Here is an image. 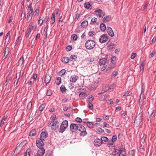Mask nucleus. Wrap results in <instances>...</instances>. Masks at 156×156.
<instances>
[{"mask_svg": "<svg viewBox=\"0 0 156 156\" xmlns=\"http://www.w3.org/2000/svg\"><path fill=\"white\" fill-rule=\"evenodd\" d=\"M36 28V27H34V23L33 22H31L30 23L27 29H30V30L31 31L32 30H35Z\"/></svg>", "mask_w": 156, "mask_h": 156, "instance_id": "obj_17", "label": "nucleus"}, {"mask_svg": "<svg viewBox=\"0 0 156 156\" xmlns=\"http://www.w3.org/2000/svg\"><path fill=\"white\" fill-rule=\"evenodd\" d=\"M49 17L48 16H46L45 17L44 19V20H43L44 22V23L47 22L49 20Z\"/></svg>", "mask_w": 156, "mask_h": 156, "instance_id": "obj_60", "label": "nucleus"}, {"mask_svg": "<svg viewBox=\"0 0 156 156\" xmlns=\"http://www.w3.org/2000/svg\"><path fill=\"white\" fill-rule=\"evenodd\" d=\"M68 126V122L65 120L63 121L60 125L58 131L61 133H63Z\"/></svg>", "mask_w": 156, "mask_h": 156, "instance_id": "obj_3", "label": "nucleus"}, {"mask_svg": "<svg viewBox=\"0 0 156 156\" xmlns=\"http://www.w3.org/2000/svg\"><path fill=\"white\" fill-rule=\"evenodd\" d=\"M100 140H101V141H102V142L103 141L107 142L108 140V139L107 137L104 136L101 137V139Z\"/></svg>", "mask_w": 156, "mask_h": 156, "instance_id": "obj_41", "label": "nucleus"}, {"mask_svg": "<svg viewBox=\"0 0 156 156\" xmlns=\"http://www.w3.org/2000/svg\"><path fill=\"white\" fill-rule=\"evenodd\" d=\"M95 46V42L91 40L87 41L85 44V46L88 49H92Z\"/></svg>", "mask_w": 156, "mask_h": 156, "instance_id": "obj_2", "label": "nucleus"}, {"mask_svg": "<svg viewBox=\"0 0 156 156\" xmlns=\"http://www.w3.org/2000/svg\"><path fill=\"white\" fill-rule=\"evenodd\" d=\"M95 12L98 13V14H96V15L97 16L99 17L100 18L103 17L104 16V15L101 9H99L96 10L95 11Z\"/></svg>", "mask_w": 156, "mask_h": 156, "instance_id": "obj_15", "label": "nucleus"}, {"mask_svg": "<svg viewBox=\"0 0 156 156\" xmlns=\"http://www.w3.org/2000/svg\"><path fill=\"white\" fill-rule=\"evenodd\" d=\"M100 28L101 30L102 31H105L106 28L105 24L104 23H101V24L100 26Z\"/></svg>", "mask_w": 156, "mask_h": 156, "instance_id": "obj_21", "label": "nucleus"}, {"mask_svg": "<svg viewBox=\"0 0 156 156\" xmlns=\"http://www.w3.org/2000/svg\"><path fill=\"white\" fill-rule=\"evenodd\" d=\"M77 36L76 34H73L71 37V39L72 40L76 41L77 39Z\"/></svg>", "mask_w": 156, "mask_h": 156, "instance_id": "obj_33", "label": "nucleus"}, {"mask_svg": "<svg viewBox=\"0 0 156 156\" xmlns=\"http://www.w3.org/2000/svg\"><path fill=\"white\" fill-rule=\"evenodd\" d=\"M107 61V59L106 58H103L101 59H100L99 62V65L100 66L106 65Z\"/></svg>", "mask_w": 156, "mask_h": 156, "instance_id": "obj_16", "label": "nucleus"}, {"mask_svg": "<svg viewBox=\"0 0 156 156\" xmlns=\"http://www.w3.org/2000/svg\"><path fill=\"white\" fill-rule=\"evenodd\" d=\"M117 139V137L115 135L113 136L112 139V140L114 142L116 141Z\"/></svg>", "mask_w": 156, "mask_h": 156, "instance_id": "obj_61", "label": "nucleus"}, {"mask_svg": "<svg viewBox=\"0 0 156 156\" xmlns=\"http://www.w3.org/2000/svg\"><path fill=\"white\" fill-rule=\"evenodd\" d=\"M109 89V86L108 85L105 86L104 88H103V90L104 91H106Z\"/></svg>", "mask_w": 156, "mask_h": 156, "instance_id": "obj_52", "label": "nucleus"}, {"mask_svg": "<svg viewBox=\"0 0 156 156\" xmlns=\"http://www.w3.org/2000/svg\"><path fill=\"white\" fill-rule=\"evenodd\" d=\"M62 61L64 63H67L69 61V58L68 57H64L62 58Z\"/></svg>", "mask_w": 156, "mask_h": 156, "instance_id": "obj_25", "label": "nucleus"}, {"mask_svg": "<svg viewBox=\"0 0 156 156\" xmlns=\"http://www.w3.org/2000/svg\"><path fill=\"white\" fill-rule=\"evenodd\" d=\"M78 130L81 132L80 134V136H85L87 134V133L86 131V129L85 127L82 125L79 124Z\"/></svg>", "mask_w": 156, "mask_h": 156, "instance_id": "obj_4", "label": "nucleus"}, {"mask_svg": "<svg viewBox=\"0 0 156 156\" xmlns=\"http://www.w3.org/2000/svg\"><path fill=\"white\" fill-rule=\"evenodd\" d=\"M31 32V31L30 30V29H27V33L25 35V37H29Z\"/></svg>", "mask_w": 156, "mask_h": 156, "instance_id": "obj_47", "label": "nucleus"}, {"mask_svg": "<svg viewBox=\"0 0 156 156\" xmlns=\"http://www.w3.org/2000/svg\"><path fill=\"white\" fill-rule=\"evenodd\" d=\"M51 79V76L49 75L46 74L44 79V82L46 85L50 82Z\"/></svg>", "mask_w": 156, "mask_h": 156, "instance_id": "obj_13", "label": "nucleus"}, {"mask_svg": "<svg viewBox=\"0 0 156 156\" xmlns=\"http://www.w3.org/2000/svg\"><path fill=\"white\" fill-rule=\"evenodd\" d=\"M32 103L31 101L30 102L27 106V110H30L32 108Z\"/></svg>", "mask_w": 156, "mask_h": 156, "instance_id": "obj_34", "label": "nucleus"}, {"mask_svg": "<svg viewBox=\"0 0 156 156\" xmlns=\"http://www.w3.org/2000/svg\"><path fill=\"white\" fill-rule=\"evenodd\" d=\"M10 32H8L5 36V44L9 42L10 40Z\"/></svg>", "mask_w": 156, "mask_h": 156, "instance_id": "obj_19", "label": "nucleus"}, {"mask_svg": "<svg viewBox=\"0 0 156 156\" xmlns=\"http://www.w3.org/2000/svg\"><path fill=\"white\" fill-rule=\"evenodd\" d=\"M78 79V77L75 75L72 76L70 79V81L72 83H75Z\"/></svg>", "mask_w": 156, "mask_h": 156, "instance_id": "obj_14", "label": "nucleus"}, {"mask_svg": "<svg viewBox=\"0 0 156 156\" xmlns=\"http://www.w3.org/2000/svg\"><path fill=\"white\" fill-rule=\"evenodd\" d=\"M119 151L120 155L121 154L123 156H126V153L124 149L121 148Z\"/></svg>", "mask_w": 156, "mask_h": 156, "instance_id": "obj_30", "label": "nucleus"}, {"mask_svg": "<svg viewBox=\"0 0 156 156\" xmlns=\"http://www.w3.org/2000/svg\"><path fill=\"white\" fill-rule=\"evenodd\" d=\"M97 19L96 18L94 17L92 18L91 20L90 24H93L94 23V22H96L97 21Z\"/></svg>", "mask_w": 156, "mask_h": 156, "instance_id": "obj_46", "label": "nucleus"}, {"mask_svg": "<svg viewBox=\"0 0 156 156\" xmlns=\"http://www.w3.org/2000/svg\"><path fill=\"white\" fill-rule=\"evenodd\" d=\"M32 16V14L30 13V12H29L28 13V15L27 17V21H28V22L31 20Z\"/></svg>", "mask_w": 156, "mask_h": 156, "instance_id": "obj_22", "label": "nucleus"}, {"mask_svg": "<svg viewBox=\"0 0 156 156\" xmlns=\"http://www.w3.org/2000/svg\"><path fill=\"white\" fill-rule=\"evenodd\" d=\"M72 48V47L71 46L68 45L66 47V49L67 51H69L71 50Z\"/></svg>", "mask_w": 156, "mask_h": 156, "instance_id": "obj_58", "label": "nucleus"}, {"mask_svg": "<svg viewBox=\"0 0 156 156\" xmlns=\"http://www.w3.org/2000/svg\"><path fill=\"white\" fill-rule=\"evenodd\" d=\"M36 133L35 129H32L30 132L29 136H34L36 134Z\"/></svg>", "mask_w": 156, "mask_h": 156, "instance_id": "obj_24", "label": "nucleus"}, {"mask_svg": "<svg viewBox=\"0 0 156 156\" xmlns=\"http://www.w3.org/2000/svg\"><path fill=\"white\" fill-rule=\"evenodd\" d=\"M41 146L40 147H39V149L37 151V156H43L44 154L45 153V149L44 148Z\"/></svg>", "mask_w": 156, "mask_h": 156, "instance_id": "obj_8", "label": "nucleus"}, {"mask_svg": "<svg viewBox=\"0 0 156 156\" xmlns=\"http://www.w3.org/2000/svg\"><path fill=\"white\" fill-rule=\"evenodd\" d=\"M110 16H108L105 17L102 20L103 22H107L110 20Z\"/></svg>", "mask_w": 156, "mask_h": 156, "instance_id": "obj_27", "label": "nucleus"}, {"mask_svg": "<svg viewBox=\"0 0 156 156\" xmlns=\"http://www.w3.org/2000/svg\"><path fill=\"white\" fill-rule=\"evenodd\" d=\"M115 67V65L114 64H113V63L111 64H110L109 65L108 68L111 69V68H114Z\"/></svg>", "mask_w": 156, "mask_h": 156, "instance_id": "obj_64", "label": "nucleus"}, {"mask_svg": "<svg viewBox=\"0 0 156 156\" xmlns=\"http://www.w3.org/2000/svg\"><path fill=\"white\" fill-rule=\"evenodd\" d=\"M75 121L79 123H81L82 122V120L81 118L80 117H77L75 119Z\"/></svg>", "mask_w": 156, "mask_h": 156, "instance_id": "obj_49", "label": "nucleus"}, {"mask_svg": "<svg viewBox=\"0 0 156 156\" xmlns=\"http://www.w3.org/2000/svg\"><path fill=\"white\" fill-rule=\"evenodd\" d=\"M88 24L87 21L85 20L83 21L81 24V26L82 27L85 28L86 27Z\"/></svg>", "mask_w": 156, "mask_h": 156, "instance_id": "obj_20", "label": "nucleus"}, {"mask_svg": "<svg viewBox=\"0 0 156 156\" xmlns=\"http://www.w3.org/2000/svg\"><path fill=\"white\" fill-rule=\"evenodd\" d=\"M88 99V101L92 102L94 99V98L93 96L91 95L89 97Z\"/></svg>", "mask_w": 156, "mask_h": 156, "instance_id": "obj_56", "label": "nucleus"}, {"mask_svg": "<svg viewBox=\"0 0 156 156\" xmlns=\"http://www.w3.org/2000/svg\"><path fill=\"white\" fill-rule=\"evenodd\" d=\"M107 32L108 34L111 37H113L114 35V34L112 29L109 27H107Z\"/></svg>", "mask_w": 156, "mask_h": 156, "instance_id": "obj_12", "label": "nucleus"}, {"mask_svg": "<svg viewBox=\"0 0 156 156\" xmlns=\"http://www.w3.org/2000/svg\"><path fill=\"white\" fill-rule=\"evenodd\" d=\"M87 126L89 128H93L94 127L95 125L92 122H89L87 125Z\"/></svg>", "mask_w": 156, "mask_h": 156, "instance_id": "obj_28", "label": "nucleus"}, {"mask_svg": "<svg viewBox=\"0 0 156 156\" xmlns=\"http://www.w3.org/2000/svg\"><path fill=\"white\" fill-rule=\"evenodd\" d=\"M142 118L141 116H136L134 121L135 123L138 125H140L142 121Z\"/></svg>", "mask_w": 156, "mask_h": 156, "instance_id": "obj_10", "label": "nucleus"}, {"mask_svg": "<svg viewBox=\"0 0 156 156\" xmlns=\"http://www.w3.org/2000/svg\"><path fill=\"white\" fill-rule=\"evenodd\" d=\"M103 118L105 120H108L109 119V117L108 115H103L102 116Z\"/></svg>", "mask_w": 156, "mask_h": 156, "instance_id": "obj_55", "label": "nucleus"}, {"mask_svg": "<svg viewBox=\"0 0 156 156\" xmlns=\"http://www.w3.org/2000/svg\"><path fill=\"white\" fill-rule=\"evenodd\" d=\"M52 127H51V129L52 130H55L59 127L58 122L55 118L52 121Z\"/></svg>", "mask_w": 156, "mask_h": 156, "instance_id": "obj_5", "label": "nucleus"}, {"mask_svg": "<svg viewBox=\"0 0 156 156\" xmlns=\"http://www.w3.org/2000/svg\"><path fill=\"white\" fill-rule=\"evenodd\" d=\"M145 86L144 84L142 85V89H141V92L140 95H144V91L145 90Z\"/></svg>", "mask_w": 156, "mask_h": 156, "instance_id": "obj_38", "label": "nucleus"}, {"mask_svg": "<svg viewBox=\"0 0 156 156\" xmlns=\"http://www.w3.org/2000/svg\"><path fill=\"white\" fill-rule=\"evenodd\" d=\"M9 52V49L8 47L6 48L4 51V56L5 57H6L8 55Z\"/></svg>", "mask_w": 156, "mask_h": 156, "instance_id": "obj_23", "label": "nucleus"}, {"mask_svg": "<svg viewBox=\"0 0 156 156\" xmlns=\"http://www.w3.org/2000/svg\"><path fill=\"white\" fill-rule=\"evenodd\" d=\"M136 55V53L133 52L132 53V55L131 56V59H133L135 58Z\"/></svg>", "mask_w": 156, "mask_h": 156, "instance_id": "obj_54", "label": "nucleus"}, {"mask_svg": "<svg viewBox=\"0 0 156 156\" xmlns=\"http://www.w3.org/2000/svg\"><path fill=\"white\" fill-rule=\"evenodd\" d=\"M30 149H27L24 153V156H30Z\"/></svg>", "mask_w": 156, "mask_h": 156, "instance_id": "obj_39", "label": "nucleus"}, {"mask_svg": "<svg viewBox=\"0 0 156 156\" xmlns=\"http://www.w3.org/2000/svg\"><path fill=\"white\" fill-rule=\"evenodd\" d=\"M45 105L44 104H43L41 105L39 108L38 109L39 110L41 111L42 112L45 107Z\"/></svg>", "mask_w": 156, "mask_h": 156, "instance_id": "obj_36", "label": "nucleus"}, {"mask_svg": "<svg viewBox=\"0 0 156 156\" xmlns=\"http://www.w3.org/2000/svg\"><path fill=\"white\" fill-rule=\"evenodd\" d=\"M23 141L20 143V145H21L22 146H24L26 145L27 143V141L26 140H23Z\"/></svg>", "mask_w": 156, "mask_h": 156, "instance_id": "obj_45", "label": "nucleus"}, {"mask_svg": "<svg viewBox=\"0 0 156 156\" xmlns=\"http://www.w3.org/2000/svg\"><path fill=\"white\" fill-rule=\"evenodd\" d=\"M39 8H40L39 7H38L35 11L36 14H37V15L39 14L40 12Z\"/></svg>", "mask_w": 156, "mask_h": 156, "instance_id": "obj_62", "label": "nucleus"}, {"mask_svg": "<svg viewBox=\"0 0 156 156\" xmlns=\"http://www.w3.org/2000/svg\"><path fill=\"white\" fill-rule=\"evenodd\" d=\"M144 64L145 63H144V62H142L141 64L140 69H141V70L143 72L144 70Z\"/></svg>", "mask_w": 156, "mask_h": 156, "instance_id": "obj_48", "label": "nucleus"}, {"mask_svg": "<svg viewBox=\"0 0 156 156\" xmlns=\"http://www.w3.org/2000/svg\"><path fill=\"white\" fill-rule=\"evenodd\" d=\"M112 154L113 156H120L119 151L117 149H115V150L112 152Z\"/></svg>", "mask_w": 156, "mask_h": 156, "instance_id": "obj_18", "label": "nucleus"}, {"mask_svg": "<svg viewBox=\"0 0 156 156\" xmlns=\"http://www.w3.org/2000/svg\"><path fill=\"white\" fill-rule=\"evenodd\" d=\"M79 124L71 123L70 126V130L72 132H75L78 129Z\"/></svg>", "mask_w": 156, "mask_h": 156, "instance_id": "obj_7", "label": "nucleus"}, {"mask_svg": "<svg viewBox=\"0 0 156 156\" xmlns=\"http://www.w3.org/2000/svg\"><path fill=\"white\" fill-rule=\"evenodd\" d=\"M28 10L29 11V12H30V13H33V9L32 8V4L31 3L28 6Z\"/></svg>", "mask_w": 156, "mask_h": 156, "instance_id": "obj_35", "label": "nucleus"}, {"mask_svg": "<svg viewBox=\"0 0 156 156\" xmlns=\"http://www.w3.org/2000/svg\"><path fill=\"white\" fill-rule=\"evenodd\" d=\"M48 28V25H47L44 28V36H45L46 37H47V36L48 35L47 32Z\"/></svg>", "mask_w": 156, "mask_h": 156, "instance_id": "obj_29", "label": "nucleus"}, {"mask_svg": "<svg viewBox=\"0 0 156 156\" xmlns=\"http://www.w3.org/2000/svg\"><path fill=\"white\" fill-rule=\"evenodd\" d=\"M77 58V55H72L70 57V58L72 59V61H75L76 60Z\"/></svg>", "mask_w": 156, "mask_h": 156, "instance_id": "obj_40", "label": "nucleus"}, {"mask_svg": "<svg viewBox=\"0 0 156 156\" xmlns=\"http://www.w3.org/2000/svg\"><path fill=\"white\" fill-rule=\"evenodd\" d=\"M55 83L57 85H59L61 83V77H57L55 80Z\"/></svg>", "mask_w": 156, "mask_h": 156, "instance_id": "obj_31", "label": "nucleus"}, {"mask_svg": "<svg viewBox=\"0 0 156 156\" xmlns=\"http://www.w3.org/2000/svg\"><path fill=\"white\" fill-rule=\"evenodd\" d=\"M91 6V5L88 2H86L84 3V7L87 9H89Z\"/></svg>", "mask_w": 156, "mask_h": 156, "instance_id": "obj_32", "label": "nucleus"}, {"mask_svg": "<svg viewBox=\"0 0 156 156\" xmlns=\"http://www.w3.org/2000/svg\"><path fill=\"white\" fill-rule=\"evenodd\" d=\"M91 102L90 101H88V107L90 109L92 110L93 108V105Z\"/></svg>", "mask_w": 156, "mask_h": 156, "instance_id": "obj_44", "label": "nucleus"}, {"mask_svg": "<svg viewBox=\"0 0 156 156\" xmlns=\"http://www.w3.org/2000/svg\"><path fill=\"white\" fill-rule=\"evenodd\" d=\"M66 71L65 69H63L61 70L60 72L59 73L61 74V76H63L66 73Z\"/></svg>", "mask_w": 156, "mask_h": 156, "instance_id": "obj_53", "label": "nucleus"}, {"mask_svg": "<svg viewBox=\"0 0 156 156\" xmlns=\"http://www.w3.org/2000/svg\"><path fill=\"white\" fill-rule=\"evenodd\" d=\"M118 72L117 71H115L113 73L112 75V77H115L116 76Z\"/></svg>", "mask_w": 156, "mask_h": 156, "instance_id": "obj_59", "label": "nucleus"}, {"mask_svg": "<svg viewBox=\"0 0 156 156\" xmlns=\"http://www.w3.org/2000/svg\"><path fill=\"white\" fill-rule=\"evenodd\" d=\"M155 50H153L152 52L150 54L149 58H152L155 53Z\"/></svg>", "mask_w": 156, "mask_h": 156, "instance_id": "obj_50", "label": "nucleus"}, {"mask_svg": "<svg viewBox=\"0 0 156 156\" xmlns=\"http://www.w3.org/2000/svg\"><path fill=\"white\" fill-rule=\"evenodd\" d=\"M129 91H127L123 95V97L124 98H126V97L128 96L129 95Z\"/></svg>", "mask_w": 156, "mask_h": 156, "instance_id": "obj_63", "label": "nucleus"}, {"mask_svg": "<svg viewBox=\"0 0 156 156\" xmlns=\"http://www.w3.org/2000/svg\"><path fill=\"white\" fill-rule=\"evenodd\" d=\"M44 22L43 20H42L41 17H40L38 21V23L39 26L42 25V23Z\"/></svg>", "mask_w": 156, "mask_h": 156, "instance_id": "obj_37", "label": "nucleus"}, {"mask_svg": "<svg viewBox=\"0 0 156 156\" xmlns=\"http://www.w3.org/2000/svg\"><path fill=\"white\" fill-rule=\"evenodd\" d=\"M102 143L103 142L101 141V140L99 139L95 140L94 141V145L97 147L100 146L102 144Z\"/></svg>", "mask_w": 156, "mask_h": 156, "instance_id": "obj_11", "label": "nucleus"}, {"mask_svg": "<svg viewBox=\"0 0 156 156\" xmlns=\"http://www.w3.org/2000/svg\"><path fill=\"white\" fill-rule=\"evenodd\" d=\"M60 90L62 93H64L66 90V88L64 85H62L60 87Z\"/></svg>", "mask_w": 156, "mask_h": 156, "instance_id": "obj_43", "label": "nucleus"}, {"mask_svg": "<svg viewBox=\"0 0 156 156\" xmlns=\"http://www.w3.org/2000/svg\"><path fill=\"white\" fill-rule=\"evenodd\" d=\"M145 98L144 97V95H140V99L139 101V106L140 108L142 106L145 104L144 103V100Z\"/></svg>", "mask_w": 156, "mask_h": 156, "instance_id": "obj_9", "label": "nucleus"}, {"mask_svg": "<svg viewBox=\"0 0 156 156\" xmlns=\"http://www.w3.org/2000/svg\"><path fill=\"white\" fill-rule=\"evenodd\" d=\"M108 40V36L106 34H104L101 36L100 38L99 39V41L103 43L106 42Z\"/></svg>", "mask_w": 156, "mask_h": 156, "instance_id": "obj_6", "label": "nucleus"}, {"mask_svg": "<svg viewBox=\"0 0 156 156\" xmlns=\"http://www.w3.org/2000/svg\"><path fill=\"white\" fill-rule=\"evenodd\" d=\"M87 94L85 93L81 92L80 93L79 96L80 98L84 99L87 96Z\"/></svg>", "mask_w": 156, "mask_h": 156, "instance_id": "obj_26", "label": "nucleus"}, {"mask_svg": "<svg viewBox=\"0 0 156 156\" xmlns=\"http://www.w3.org/2000/svg\"><path fill=\"white\" fill-rule=\"evenodd\" d=\"M48 134L47 132H42L40 135V138H37L36 141V144L38 147L43 146L44 145L43 141L48 136Z\"/></svg>", "mask_w": 156, "mask_h": 156, "instance_id": "obj_1", "label": "nucleus"}, {"mask_svg": "<svg viewBox=\"0 0 156 156\" xmlns=\"http://www.w3.org/2000/svg\"><path fill=\"white\" fill-rule=\"evenodd\" d=\"M114 45L113 44H111L108 45V48L109 50H111L114 48Z\"/></svg>", "mask_w": 156, "mask_h": 156, "instance_id": "obj_42", "label": "nucleus"}, {"mask_svg": "<svg viewBox=\"0 0 156 156\" xmlns=\"http://www.w3.org/2000/svg\"><path fill=\"white\" fill-rule=\"evenodd\" d=\"M52 94V91L51 90H48L46 94L48 96H51Z\"/></svg>", "mask_w": 156, "mask_h": 156, "instance_id": "obj_51", "label": "nucleus"}, {"mask_svg": "<svg viewBox=\"0 0 156 156\" xmlns=\"http://www.w3.org/2000/svg\"><path fill=\"white\" fill-rule=\"evenodd\" d=\"M94 34V31H90L88 33L89 36L91 37Z\"/></svg>", "mask_w": 156, "mask_h": 156, "instance_id": "obj_57", "label": "nucleus"}]
</instances>
